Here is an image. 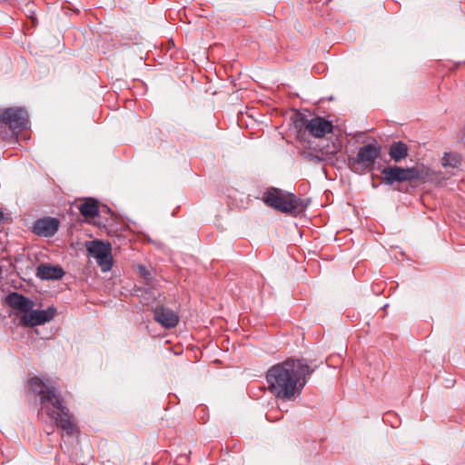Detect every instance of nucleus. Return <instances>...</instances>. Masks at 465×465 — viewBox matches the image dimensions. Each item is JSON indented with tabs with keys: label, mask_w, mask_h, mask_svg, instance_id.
Listing matches in <instances>:
<instances>
[{
	"label": "nucleus",
	"mask_w": 465,
	"mask_h": 465,
	"mask_svg": "<svg viewBox=\"0 0 465 465\" xmlns=\"http://www.w3.org/2000/svg\"><path fill=\"white\" fill-rule=\"evenodd\" d=\"M312 372L304 360L288 358L267 371L268 390L277 398L290 400L302 392Z\"/></svg>",
	"instance_id": "obj_1"
},
{
	"label": "nucleus",
	"mask_w": 465,
	"mask_h": 465,
	"mask_svg": "<svg viewBox=\"0 0 465 465\" xmlns=\"http://www.w3.org/2000/svg\"><path fill=\"white\" fill-rule=\"evenodd\" d=\"M29 391L40 397L42 409L67 436L79 435L80 430L73 413L64 405L63 398L54 386H49L39 377L28 381Z\"/></svg>",
	"instance_id": "obj_2"
},
{
	"label": "nucleus",
	"mask_w": 465,
	"mask_h": 465,
	"mask_svg": "<svg viewBox=\"0 0 465 465\" xmlns=\"http://www.w3.org/2000/svg\"><path fill=\"white\" fill-rule=\"evenodd\" d=\"M262 200L268 207L292 215L302 213L310 203L307 199L299 198L294 193L275 187L267 188Z\"/></svg>",
	"instance_id": "obj_3"
},
{
	"label": "nucleus",
	"mask_w": 465,
	"mask_h": 465,
	"mask_svg": "<svg viewBox=\"0 0 465 465\" xmlns=\"http://www.w3.org/2000/svg\"><path fill=\"white\" fill-rule=\"evenodd\" d=\"M381 148L377 143H368L361 147L355 158L350 160L355 173L371 172L376 160L380 157Z\"/></svg>",
	"instance_id": "obj_4"
},
{
	"label": "nucleus",
	"mask_w": 465,
	"mask_h": 465,
	"mask_svg": "<svg viewBox=\"0 0 465 465\" xmlns=\"http://www.w3.org/2000/svg\"><path fill=\"white\" fill-rule=\"evenodd\" d=\"M28 124V114L24 108L15 107L0 110V135L6 127L15 131L26 128Z\"/></svg>",
	"instance_id": "obj_5"
},
{
	"label": "nucleus",
	"mask_w": 465,
	"mask_h": 465,
	"mask_svg": "<svg viewBox=\"0 0 465 465\" xmlns=\"http://www.w3.org/2000/svg\"><path fill=\"white\" fill-rule=\"evenodd\" d=\"M86 250L89 255L95 259L103 272H108L112 269L114 260L111 243L99 240L87 242Z\"/></svg>",
	"instance_id": "obj_6"
},
{
	"label": "nucleus",
	"mask_w": 465,
	"mask_h": 465,
	"mask_svg": "<svg viewBox=\"0 0 465 465\" xmlns=\"http://www.w3.org/2000/svg\"><path fill=\"white\" fill-rule=\"evenodd\" d=\"M382 178L385 183L392 184L395 182H409L420 177L417 168H402L400 166L385 167L381 171Z\"/></svg>",
	"instance_id": "obj_7"
},
{
	"label": "nucleus",
	"mask_w": 465,
	"mask_h": 465,
	"mask_svg": "<svg viewBox=\"0 0 465 465\" xmlns=\"http://www.w3.org/2000/svg\"><path fill=\"white\" fill-rule=\"evenodd\" d=\"M55 315L54 308L47 310H30L22 315L20 324L23 326L35 327L50 322Z\"/></svg>",
	"instance_id": "obj_8"
},
{
	"label": "nucleus",
	"mask_w": 465,
	"mask_h": 465,
	"mask_svg": "<svg viewBox=\"0 0 465 465\" xmlns=\"http://www.w3.org/2000/svg\"><path fill=\"white\" fill-rule=\"evenodd\" d=\"M305 130L315 138H322L332 133L333 124L323 117L316 116L306 121Z\"/></svg>",
	"instance_id": "obj_9"
},
{
	"label": "nucleus",
	"mask_w": 465,
	"mask_h": 465,
	"mask_svg": "<svg viewBox=\"0 0 465 465\" xmlns=\"http://www.w3.org/2000/svg\"><path fill=\"white\" fill-rule=\"evenodd\" d=\"M59 228V221L53 217L38 219L33 225V232L42 237H51L56 233Z\"/></svg>",
	"instance_id": "obj_10"
},
{
	"label": "nucleus",
	"mask_w": 465,
	"mask_h": 465,
	"mask_svg": "<svg viewBox=\"0 0 465 465\" xmlns=\"http://www.w3.org/2000/svg\"><path fill=\"white\" fill-rule=\"evenodd\" d=\"M153 318L155 322L166 329L173 328L179 322L178 314L173 310L164 306H158L154 309Z\"/></svg>",
	"instance_id": "obj_11"
},
{
	"label": "nucleus",
	"mask_w": 465,
	"mask_h": 465,
	"mask_svg": "<svg viewBox=\"0 0 465 465\" xmlns=\"http://www.w3.org/2000/svg\"><path fill=\"white\" fill-rule=\"evenodd\" d=\"M5 302L11 308L21 312H28L34 306L33 302L18 292H12L5 297Z\"/></svg>",
	"instance_id": "obj_12"
},
{
	"label": "nucleus",
	"mask_w": 465,
	"mask_h": 465,
	"mask_svg": "<svg viewBox=\"0 0 465 465\" xmlns=\"http://www.w3.org/2000/svg\"><path fill=\"white\" fill-rule=\"evenodd\" d=\"M64 275V272L59 265L41 263L36 268V276L42 280H60Z\"/></svg>",
	"instance_id": "obj_13"
},
{
	"label": "nucleus",
	"mask_w": 465,
	"mask_h": 465,
	"mask_svg": "<svg viewBox=\"0 0 465 465\" xmlns=\"http://www.w3.org/2000/svg\"><path fill=\"white\" fill-rule=\"evenodd\" d=\"M409 148L403 142H393L389 150V155L394 162H400L408 156Z\"/></svg>",
	"instance_id": "obj_14"
},
{
	"label": "nucleus",
	"mask_w": 465,
	"mask_h": 465,
	"mask_svg": "<svg viewBox=\"0 0 465 465\" xmlns=\"http://www.w3.org/2000/svg\"><path fill=\"white\" fill-rule=\"evenodd\" d=\"M78 209L80 213L85 219H93L99 213L98 203L92 198L86 199L85 202L82 203Z\"/></svg>",
	"instance_id": "obj_15"
},
{
	"label": "nucleus",
	"mask_w": 465,
	"mask_h": 465,
	"mask_svg": "<svg viewBox=\"0 0 465 465\" xmlns=\"http://www.w3.org/2000/svg\"><path fill=\"white\" fill-rule=\"evenodd\" d=\"M441 163L444 167L459 168L461 163V156L457 153H445Z\"/></svg>",
	"instance_id": "obj_16"
},
{
	"label": "nucleus",
	"mask_w": 465,
	"mask_h": 465,
	"mask_svg": "<svg viewBox=\"0 0 465 465\" xmlns=\"http://www.w3.org/2000/svg\"><path fill=\"white\" fill-rule=\"evenodd\" d=\"M139 274L143 276L144 279H148L150 276L149 271L143 265H139L137 267Z\"/></svg>",
	"instance_id": "obj_17"
},
{
	"label": "nucleus",
	"mask_w": 465,
	"mask_h": 465,
	"mask_svg": "<svg viewBox=\"0 0 465 465\" xmlns=\"http://www.w3.org/2000/svg\"><path fill=\"white\" fill-rule=\"evenodd\" d=\"M3 220V213L0 212V222Z\"/></svg>",
	"instance_id": "obj_18"
}]
</instances>
